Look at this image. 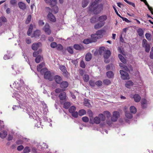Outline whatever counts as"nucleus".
I'll list each match as a JSON object with an SVG mask.
<instances>
[{
    "instance_id": "nucleus-1",
    "label": "nucleus",
    "mask_w": 153,
    "mask_h": 153,
    "mask_svg": "<svg viewBox=\"0 0 153 153\" xmlns=\"http://www.w3.org/2000/svg\"><path fill=\"white\" fill-rule=\"evenodd\" d=\"M102 6H99L98 3L95 1L92 2L89 6L88 10L93 12L94 14H97L100 13L102 10Z\"/></svg>"
},
{
    "instance_id": "nucleus-2",
    "label": "nucleus",
    "mask_w": 153,
    "mask_h": 153,
    "mask_svg": "<svg viewBox=\"0 0 153 153\" xmlns=\"http://www.w3.org/2000/svg\"><path fill=\"white\" fill-rule=\"evenodd\" d=\"M106 32L105 30L104 29H101L97 30L95 34L91 35V37L93 39V42H95L97 39H99L102 38L103 34Z\"/></svg>"
},
{
    "instance_id": "nucleus-3",
    "label": "nucleus",
    "mask_w": 153,
    "mask_h": 153,
    "mask_svg": "<svg viewBox=\"0 0 153 153\" xmlns=\"http://www.w3.org/2000/svg\"><path fill=\"white\" fill-rule=\"evenodd\" d=\"M76 109V107L73 105L69 108L68 110L69 112L71 114L72 116L75 118L78 117V113L77 111H75Z\"/></svg>"
},
{
    "instance_id": "nucleus-4",
    "label": "nucleus",
    "mask_w": 153,
    "mask_h": 153,
    "mask_svg": "<svg viewBox=\"0 0 153 153\" xmlns=\"http://www.w3.org/2000/svg\"><path fill=\"white\" fill-rule=\"evenodd\" d=\"M143 46L145 49V51L149 53L150 50V46L149 44H148L147 40L144 39L142 42Z\"/></svg>"
},
{
    "instance_id": "nucleus-5",
    "label": "nucleus",
    "mask_w": 153,
    "mask_h": 153,
    "mask_svg": "<svg viewBox=\"0 0 153 153\" xmlns=\"http://www.w3.org/2000/svg\"><path fill=\"white\" fill-rule=\"evenodd\" d=\"M120 72L121 76V78L123 79L126 80L129 79V74L127 72L122 70H120Z\"/></svg>"
},
{
    "instance_id": "nucleus-6",
    "label": "nucleus",
    "mask_w": 153,
    "mask_h": 153,
    "mask_svg": "<svg viewBox=\"0 0 153 153\" xmlns=\"http://www.w3.org/2000/svg\"><path fill=\"white\" fill-rule=\"evenodd\" d=\"M107 16L104 15L99 16L98 19L97 21L105 25V21L107 20Z\"/></svg>"
},
{
    "instance_id": "nucleus-7",
    "label": "nucleus",
    "mask_w": 153,
    "mask_h": 153,
    "mask_svg": "<svg viewBox=\"0 0 153 153\" xmlns=\"http://www.w3.org/2000/svg\"><path fill=\"white\" fill-rule=\"evenodd\" d=\"M43 30L48 35H50L51 33V31L50 29V26L48 23H46L43 27Z\"/></svg>"
},
{
    "instance_id": "nucleus-8",
    "label": "nucleus",
    "mask_w": 153,
    "mask_h": 153,
    "mask_svg": "<svg viewBox=\"0 0 153 153\" xmlns=\"http://www.w3.org/2000/svg\"><path fill=\"white\" fill-rule=\"evenodd\" d=\"M48 19L52 22H56V17L53 14L50 12L48 13L47 15Z\"/></svg>"
},
{
    "instance_id": "nucleus-9",
    "label": "nucleus",
    "mask_w": 153,
    "mask_h": 153,
    "mask_svg": "<svg viewBox=\"0 0 153 153\" xmlns=\"http://www.w3.org/2000/svg\"><path fill=\"white\" fill-rule=\"evenodd\" d=\"M44 78L46 79H47L50 81H52L53 79L51 72L49 71H47L44 75Z\"/></svg>"
},
{
    "instance_id": "nucleus-10",
    "label": "nucleus",
    "mask_w": 153,
    "mask_h": 153,
    "mask_svg": "<svg viewBox=\"0 0 153 153\" xmlns=\"http://www.w3.org/2000/svg\"><path fill=\"white\" fill-rule=\"evenodd\" d=\"M119 113L117 111H114L113 112V116L111 118V120L113 122H116L117 121L119 116Z\"/></svg>"
},
{
    "instance_id": "nucleus-11",
    "label": "nucleus",
    "mask_w": 153,
    "mask_h": 153,
    "mask_svg": "<svg viewBox=\"0 0 153 153\" xmlns=\"http://www.w3.org/2000/svg\"><path fill=\"white\" fill-rule=\"evenodd\" d=\"M87 114L90 117V123L93 124V113L91 110H88L87 111Z\"/></svg>"
},
{
    "instance_id": "nucleus-12",
    "label": "nucleus",
    "mask_w": 153,
    "mask_h": 153,
    "mask_svg": "<svg viewBox=\"0 0 153 153\" xmlns=\"http://www.w3.org/2000/svg\"><path fill=\"white\" fill-rule=\"evenodd\" d=\"M18 5L19 8L23 10H24L26 8V4L20 1L19 2Z\"/></svg>"
},
{
    "instance_id": "nucleus-13",
    "label": "nucleus",
    "mask_w": 153,
    "mask_h": 153,
    "mask_svg": "<svg viewBox=\"0 0 153 153\" xmlns=\"http://www.w3.org/2000/svg\"><path fill=\"white\" fill-rule=\"evenodd\" d=\"M54 79L56 82L58 84H60L62 80V77L58 75L55 76Z\"/></svg>"
},
{
    "instance_id": "nucleus-14",
    "label": "nucleus",
    "mask_w": 153,
    "mask_h": 153,
    "mask_svg": "<svg viewBox=\"0 0 153 153\" xmlns=\"http://www.w3.org/2000/svg\"><path fill=\"white\" fill-rule=\"evenodd\" d=\"M60 84V87L63 88H65L68 86V83L67 81H62Z\"/></svg>"
},
{
    "instance_id": "nucleus-15",
    "label": "nucleus",
    "mask_w": 153,
    "mask_h": 153,
    "mask_svg": "<svg viewBox=\"0 0 153 153\" xmlns=\"http://www.w3.org/2000/svg\"><path fill=\"white\" fill-rule=\"evenodd\" d=\"M74 48L76 50L81 51L84 48V47L81 45L75 44L74 45Z\"/></svg>"
},
{
    "instance_id": "nucleus-16",
    "label": "nucleus",
    "mask_w": 153,
    "mask_h": 153,
    "mask_svg": "<svg viewBox=\"0 0 153 153\" xmlns=\"http://www.w3.org/2000/svg\"><path fill=\"white\" fill-rule=\"evenodd\" d=\"M133 98L134 101L137 102H139L141 99V97L138 94H135L134 95Z\"/></svg>"
},
{
    "instance_id": "nucleus-17",
    "label": "nucleus",
    "mask_w": 153,
    "mask_h": 153,
    "mask_svg": "<svg viewBox=\"0 0 153 153\" xmlns=\"http://www.w3.org/2000/svg\"><path fill=\"white\" fill-rule=\"evenodd\" d=\"M111 54V53L110 50H106L103 54V56L104 59H108L110 56Z\"/></svg>"
},
{
    "instance_id": "nucleus-18",
    "label": "nucleus",
    "mask_w": 153,
    "mask_h": 153,
    "mask_svg": "<svg viewBox=\"0 0 153 153\" xmlns=\"http://www.w3.org/2000/svg\"><path fill=\"white\" fill-rule=\"evenodd\" d=\"M41 31L40 30H37L34 31L33 35V36L36 38L39 39V36L40 35Z\"/></svg>"
},
{
    "instance_id": "nucleus-19",
    "label": "nucleus",
    "mask_w": 153,
    "mask_h": 153,
    "mask_svg": "<svg viewBox=\"0 0 153 153\" xmlns=\"http://www.w3.org/2000/svg\"><path fill=\"white\" fill-rule=\"evenodd\" d=\"M141 103L142 107L143 108H146L147 102L146 99H142L141 100Z\"/></svg>"
},
{
    "instance_id": "nucleus-20",
    "label": "nucleus",
    "mask_w": 153,
    "mask_h": 153,
    "mask_svg": "<svg viewBox=\"0 0 153 153\" xmlns=\"http://www.w3.org/2000/svg\"><path fill=\"white\" fill-rule=\"evenodd\" d=\"M59 97L60 99L62 100H63L65 99L66 97V93L65 92L60 93L59 95Z\"/></svg>"
},
{
    "instance_id": "nucleus-21",
    "label": "nucleus",
    "mask_w": 153,
    "mask_h": 153,
    "mask_svg": "<svg viewBox=\"0 0 153 153\" xmlns=\"http://www.w3.org/2000/svg\"><path fill=\"white\" fill-rule=\"evenodd\" d=\"M90 100L85 98L84 99V104L85 106H87L89 108L91 107V105L90 102Z\"/></svg>"
},
{
    "instance_id": "nucleus-22",
    "label": "nucleus",
    "mask_w": 153,
    "mask_h": 153,
    "mask_svg": "<svg viewBox=\"0 0 153 153\" xmlns=\"http://www.w3.org/2000/svg\"><path fill=\"white\" fill-rule=\"evenodd\" d=\"M93 124L95 123L96 124H99L100 123L101 121V119L99 117L96 116L95 117L94 119V120H93Z\"/></svg>"
},
{
    "instance_id": "nucleus-23",
    "label": "nucleus",
    "mask_w": 153,
    "mask_h": 153,
    "mask_svg": "<svg viewBox=\"0 0 153 153\" xmlns=\"http://www.w3.org/2000/svg\"><path fill=\"white\" fill-rule=\"evenodd\" d=\"M39 43H34L32 45L31 48L33 50L36 51L39 48Z\"/></svg>"
},
{
    "instance_id": "nucleus-24",
    "label": "nucleus",
    "mask_w": 153,
    "mask_h": 153,
    "mask_svg": "<svg viewBox=\"0 0 153 153\" xmlns=\"http://www.w3.org/2000/svg\"><path fill=\"white\" fill-rule=\"evenodd\" d=\"M104 25L103 23L99 22L94 25V28L96 30H97L102 27Z\"/></svg>"
},
{
    "instance_id": "nucleus-25",
    "label": "nucleus",
    "mask_w": 153,
    "mask_h": 153,
    "mask_svg": "<svg viewBox=\"0 0 153 153\" xmlns=\"http://www.w3.org/2000/svg\"><path fill=\"white\" fill-rule=\"evenodd\" d=\"M59 68L60 70L63 73V74L65 75L67 74L68 73L66 67L64 65H61L59 67Z\"/></svg>"
},
{
    "instance_id": "nucleus-26",
    "label": "nucleus",
    "mask_w": 153,
    "mask_h": 153,
    "mask_svg": "<svg viewBox=\"0 0 153 153\" xmlns=\"http://www.w3.org/2000/svg\"><path fill=\"white\" fill-rule=\"evenodd\" d=\"M83 43L85 44H88L90 43L94 42H93V39L91 38V39H84L83 41Z\"/></svg>"
},
{
    "instance_id": "nucleus-27",
    "label": "nucleus",
    "mask_w": 153,
    "mask_h": 153,
    "mask_svg": "<svg viewBox=\"0 0 153 153\" xmlns=\"http://www.w3.org/2000/svg\"><path fill=\"white\" fill-rule=\"evenodd\" d=\"M133 85V82L131 80L128 81L126 82L125 84V86L128 88H130Z\"/></svg>"
},
{
    "instance_id": "nucleus-28",
    "label": "nucleus",
    "mask_w": 153,
    "mask_h": 153,
    "mask_svg": "<svg viewBox=\"0 0 153 153\" xmlns=\"http://www.w3.org/2000/svg\"><path fill=\"white\" fill-rule=\"evenodd\" d=\"M92 56L91 54L90 53H87L85 57V59L87 61H90L91 59Z\"/></svg>"
},
{
    "instance_id": "nucleus-29",
    "label": "nucleus",
    "mask_w": 153,
    "mask_h": 153,
    "mask_svg": "<svg viewBox=\"0 0 153 153\" xmlns=\"http://www.w3.org/2000/svg\"><path fill=\"white\" fill-rule=\"evenodd\" d=\"M143 2L147 6V7L148 8V9L150 11L151 13H152V14H153V8L152 7H151L149 6V4L147 2L146 0L145 1Z\"/></svg>"
},
{
    "instance_id": "nucleus-30",
    "label": "nucleus",
    "mask_w": 153,
    "mask_h": 153,
    "mask_svg": "<svg viewBox=\"0 0 153 153\" xmlns=\"http://www.w3.org/2000/svg\"><path fill=\"white\" fill-rule=\"evenodd\" d=\"M42 56L41 55H39L36 57L35 61L36 63H39L42 60Z\"/></svg>"
},
{
    "instance_id": "nucleus-31",
    "label": "nucleus",
    "mask_w": 153,
    "mask_h": 153,
    "mask_svg": "<svg viewBox=\"0 0 153 153\" xmlns=\"http://www.w3.org/2000/svg\"><path fill=\"white\" fill-rule=\"evenodd\" d=\"M119 57L120 60L123 63H126V59L124 58L123 56H122L121 54H119L118 55Z\"/></svg>"
},
{
    "instance_id": "nucleus-32",
    "label": "nucleus",
    "mask_w": 153,
    "mask_h": 153,
    "mask_svg": "<svg viewBox=\"0 0 153 153\" xmlns=\"http://www.w3.org/2000/svg\"><path fill=\"white\" fill-rule=\"evenodd\" d=\"M105 51V49L104 47H100L99 49L100 54L101 55L103 54Z\"/></svg>"
},
{
    "instance_id": "nucleus-33",
    "label": "nucleus",
    "mask_w": 153,
    "mask_h": 153,
    "mask_svg": "<svg viewBox=\"0 0 153 153\" xmlns=\"http://www.w3.org/2000/svg\"><path fill=\"white\" fill-rule=\"evenodd\" d=\"M45 65L44 63H42L37 66V70L38 71H40L43 68V67Z\"/></svg>"
},
{
    "instance_id": "nucleus-34",
    "label": "nucleus",
    "mask_w": 153,
    "mask_h": 153,
    "mask_svg": "<svg viewBox=\"0 0 153 153\" xmlns=\"http://www.w3.org/2000/svg\"><path fill=\"white\" fill-rule=\"evenodd\" d=\"M130 111L131 113L134 114L137 112V109L134 106H132L130 107Z\"/></svg>"
},
{
    "instance_id": "nucleus-35",
    "label": "nucleus",
    "mask_w": 153,
    "mask_h": 153,
    "mask_svg": "<svg viewBox=\"0 0 153 153\" xmlns=\"http://www.w3.org/2000/svg\"><path fill=\"white\" fill-rule=\"evenodd\" d=\"M106 75L108 78H111L113 76L114 74L112 71H108L106 73Z\"/></svg>"
},
{
    "instance_id": "nucleus-36",
    "label": "nucleus",
    "mask_w": 153,
    "mask_h": 153,
    "mask_svg": "<svg viewBox=\"0 0 153 153\" xmlns=\"http://www.w3.org/2000/svg\"><path fill=\"white\" fill-rule=\"evenodd\" d=\"M83 79L84 82H87L89 80V76L88 74H85L83 76Z\"/></svg>"
},
{
    "instance_id": "nucleus-37",
    "label": "nucleus",
    "mask_w": 153,
    "mask_h": 153,
    "mask_svg": "<svg viewBox=\"0 0 153 153\" xmlns=\"http://www.w3.org/2000/svg\"><path fill=\"white\" fill-rule=\"evenodd\" d=\"M86 114V111L84 109H81L79 111V115L81 116Z\"/></svg>"
},
{
    "instance_id": "nucleus-38",
    "label": "nucleus",
    "mask_w": 153,
    "mask_h": 153,
    "mask_svg": "<svg viewBox=\"0 0 153 153\" xmlns=\"http://www.w3.org/2000/svg\"><path fill=\"white\" fill-rule=\"evenodd\" d=\"M71 105L70 103L68 102H65L63 105V107L65 109H68Z\"/></svg>"
},
{
    "instance_id": "nucleus-39",
    "label": "nucleus",
    "mask_w": 153,
    "mask_h": 153,
    "mask_svg": "<svg viewBox=\"0 0 153 153\" xmlns=\"http://www.w3.org/2000/svg\"><path fill=\"white\" fill-rule=\"evenodd\" d=\"M88 3L87 0H83L82 3V7L84 8L86 7L88 4Z\"/></svg>"
},
{
    "instance_id": "nucleus-40",
    "label": "nucleus",
    "mask_w": 153,
    "mask_h": 153,
    "mask_svg": "<svg viewBox=\"0 0 153 153\" xmlns=\"http://www.w3.org/2000/svg\"><path fill=\"white\" fill-rule=\"evenodd\" d=\"M137 32L138 35L140 36H142L143 35V31L142 29L141 28H140L138 29L137 30Z\"/></svg>"
},
{
    "instance_id": "nucleus-41",
    "label": "nucleus",
    "mask_w": 153,
    "mask_h": 153,
    "mask_svg": "<svg viewBox=\"0 0 153 153\" xmlns=\"http://www.w3.org/2000/svg\"><path fill=\"white\" fill-rule=\"evenodd\" d=\"M97 21H97V19L96 16L92 17L90 19V22L91 23H95Z\"/></svg>"
},
{
    "instance_id": "nucleus-42",
    "label": "nucleus",
    "mask_w": 153,
    "mask_h": 153,
    "mask_svg": "<svg viewBox=\"0 0 153 153\" xmlns=\"http://www.w3.org/2000/svg\"><path fill=\"white\" fill-rule=\"evenodd\" d=\"M32 25L31 24L27 32V34L28 36H29L30 35L32 31Z\"/></svg>"
},
{
    "instance_id": "nucleus-43",
    "label": "nucleus",
    "mask_w": 153,
    "mask_h": 153,
    "mask_svg": "<svg viewBox=\"0 0 153 153\" xmlns=\"http://www.w3.org/2000/svg\"><path fill=\"white\" fill-rule=\"evenodd\" d=\"M31 15H29L27 17L26 20L25 21V23L27 24H28L31 20Z\"/></svg>"
},
{
    "instance_id": "nucleus-44",
    "label": "nucleus",
    "mask_w": 153,
    "mask_h": 153,
    "mask_svg": "<svg viewBox=\"0 0 153 153\" xmlns=\"http://www.w3.org/2000/svg\"><path fill=\"white\" fill-rule=\"evenodd\" d=\"M103 83L104 84L106 85H108L111 84V82L108 79H104L103 81Z\"/></svg>"
},
{
    "instance_id": "nucleus-45",
    "label": "nucleus",
    "mask_w": 153,
    "mask_h": 153,
    "mask_svg": "<svg viewBox=\"0 0 153 153\" xmlns=\"http://www.w3.org/2000/svg\"><path fill=\"white\" fill-rule=\"evenodd\" d=\"M125 116L126 117L129 119L132 118L133 117L132 115L131 114L127 112H126L125 113Z\"/></svg>"
},
{
    "instance_id": "nucleus-46",
    "label": "nucleus",
    "mask_w": 153,
    "mask_h": 153,
    "mask_svg": "<svg viewBox=\"0 0 153 153\" xmlns=\"http://www.w3.org/2000/svg\"><path fill=\"white\" fill-rule=\"evenodd\" d=\"M47 70V69L46 68H44L39 72L41 74L44 75L45 73L47 72V71H48Z\"/></svg>"
},
{
    "instance_id": "nucleus-47",
    "label": "nucleus",
    "mask_w": 153,
    "mask_h": 153,
    "mask_svg": "<svg viewBox=\"0 0 153 153\" xmlns=\"http://www.w3.org/2000/svg\"><path fill=\"white\" fill-rule=\"evenodd\" d=\"M52 11H53V12L56 14L57 13L58 11V8L57 6H54L53 8H52Z\"/></svg>"
},
{
    "instance_id": "nucleus-48",
    "label": "nucleus",
    "mask_w": 153,
    "mask_h": 153,
    "mask_svg": "<svg viewBox=\"0 0 153 153\" xmlns=\"http://www.w3.org/2000/svg\"><path fill=\"white\" fill-rule=\"evenodd\" d=\"M57 50L58 51H61L63 49V47L62 45L60 44H58L56 47Z\"/></svg>"
},
{
    "instance_id": "nucleus-49",
    "label": "nucleus",
    "mask_w": 153,
    "mask_h": 153,
    "mask_svg": "<svg viewBox=\"0 0 153 153\" xmlns=\"http://www.w3.org/2000/svg\"><path fill=\"white\" fill-rule=\"evenodd\" d=\"M40 51V52H42L41 50H39V51H35L33 53V56L34 57H37L39 55V51Z\"/></svg>"
},
{
    "instance_id": "nucleus-50",
    "label": "nucleus",
    "mask_w": 153,
    "mask_h": 153,
    "mask_svg": "<svg viewBox=\"0 0 153 153\" xmlns=\"http://www.w3.org/2000/svg\"><path fill=\"white\" fill-rule=\"evenodd\" d=\"M7 135V132L5 131H3L2 133H1V137L2 138H4Z\"/></svg>"
},
{
    "instance_id": "nucleus-51",
    "label": "nucleus",
    "mask_w": 153,
    "mask_h": 153,
    "mask_svg": "<svg viewBox=\"0 0 153 153\" xmlns=\"http://www.w3.org/2000/svg\"><path fill=\"white\" fill-rule=\"evenodd\" d=\"M99 116L101 118V120L102 121H104L105 120V117L103 114H99Z\"/></svg>"
},
{
    "instance_id": "nucleus-52",
    "label": "nucleus",
    "mask_w": 153,
    "mask_h": 153,
    "mask_svg": "<svg viewBox=\"0 0 153 153\" xmlns=\"http://www.w3.org/2000/svg\"><path fill=\"white\" fill-rule=\"evenodd\" d=\"M104 114L105 115H106V116L107 118H109L111 116V114L108 111H104Z\"/></svg>"
},
{
    "instance_id": "nucleus-53",
    "label": "nucleus",
    "mask_w": 153,
    "mask_h": 153,
    "mask_svg": "<svg viewBox=\"0 0 153 153\" xmlns=\"http://www.w3.org/2000/svg\"><path fill=\"white\" fill-rule=\"evenodd\" d=\"M104 114L105 115H106V116L107 118H109L111 116V114L108 111H104Z\"/></svg>"
},
{
    "instance_id": "nucleus-54",
    "label": "nucleus",
    "mask_w": 153,
    "mask_h": 153,
    "mask_svg": "<svg viewBox=\"0 0 153 153\" xmlns=\"http://www.w3.org/2000/svg\"><path fill=\"white\" fill-rule=\"evenodd\" d=\"M125 1L126 3L129 4L130 5L134 7H135V5L134 3L130 1H128L127 0H124Z\"/></svg>"
},
{
    "instance_id": "nucleus-55",
    "label": "nucleus",
    "mask_w": 153,
    "mask_h": 153,
    "mask_svg": "<svg viewBox=\"0 0 153 153\" xmlns=\"http://www.w3.org/2000/svg\"><path fill=\"white\" fill-rule=\"evenodd\" d=\"M82 120L83 122L85 123H87L88 122L89 119L87 117L85 116L82 118Z\"/></svg>"
},
{
    "instance_id": "nucleus-56",
    "label": "nucleus",
    "mask_w": 153,
    "mask_h": 153,
    "mask_svg": "<svg viewBox=\"0 0 153 153\" xmlns=\"http://www.w3.org/2000/svg\"><path fill=\"white\" fill-rule=\"evenodd\" d=\"M102 84V82L101 80H98L95 82V84L98 87L101 86Z\"/></svg>"
},
{
    "instance_id": "nucleus-57",
    "label": "nucleus",
    "mask_w": 153,
    "mask_h": 153,
    "mask_svg": "<svg viewBox=\"0 0 153 153\" xmlns=\"http://www.w3.org/2000/svg\"><path fill=\"white\" fill-rule=\"evenodd\" d=\"M89 85L92 87H94L96 85L95 82L91 80L89 81Z\"/></svg>"
},
{
    "instance_id": "nucleus-58",
    "label": "nucleus",
    "mask_w": 153,
    "mask_h": 153,
    "mask_svg": "<svg viewBox=\"0 0 153 153\" xmlns=\"http://www.w3.org/2000/svg\"><path fill=\"white\" fill-rule=\"evenodd\" d=\"M30 152V150L29 147L27 146L23 150V152L25 153H28Z\"/></svg>"
},
{
    "instance_id": "nucleus-59",
    "label": "nucleus",
    "mask_w": 153,
    "mask_h": 153,
    "mask_svg": "<svg viewBox=\"0 0 153 153\" xmlns=\"http://www.w3.org/2000/svg\"><path fill=\"white\" fill-rule=\"evenodd\" d=\"M145 36L146 39L148 40H150L151 39V35L149 33H147L145 34Z\"/></svg>"
},
{
    "instance_id": "nucleus-60",
    "label": "nucleus",
    "mask_w": 153,
    "mask_h": 153,
    "mask_svg": "<svg viewBox=\"0 0 153 153\" xmlns=\"http://www.w3.org/2000/svg\"><path fill=\"white\" fill-rule=\"evenodd\" d=\"M67 50L71 54H73V50L72 48L71 47H68L67 48Z\"/></svg>"
},
{
    "instance_id": "nucleus-61",
    "label": "nucleus",
    "mask_w": 153,
    "mask_h": 153,
    "mask_svg": "<svg viewBox=\"0 0 153 153\" xmlns=\"http://www.w3.org/2000/svg\"><path fill=\"white\" fill-rule=\"evenodd\" d=\"M57 44L56 42H52L51 44V46L52 48H56V47L57 46Z\"/></svg>"
},
{
    "instance_id": "nucleus-62",
    "label": "nucleus",
    "mask_w": 153,
    "mask_h": 153,
    "mask_svg": "<svg viewBox=\"0 0 153 153\" xmlns=\"http://www.w3.org/2000/svg\"><path fill=\"white\" fill-rule=\"evenodd\" d=\"M80 66L82 68H85V65L84 61L82 60L80 62Z\"/></svg>"
},
{
    "instance_id": "nucleus-63",
    "label": "nucleus",
    "mask_w": 153,
    "mask_h": 153,
    "mask_svg": "<svg viewBox=\"0 0 153 153\" xmlns=\"http://www.w3.org/2000/svg\"><path fill=\"white\" fill-rule=\"evenodd\" d=\"M149 57L151 59H153V47L151 48V50L150 53Z\"/></svg>"
},
{
    "instance_id": "nucleus-64",
    "label": "nucleus",
    "mask_w": 153,
    "mask_h": 153,
    "mask_svg": "<svg viewBox=\"0 0 153 153\" xmlns=\"http://www.w3.org/2000/svg\"><path fill=\"white\" fill-rule=\"evenodd\" d=\"M25 41L26 43L28 44H30L31 43V40L30 38H26L25 39Z\"/></svg>"
}]
</instances>
